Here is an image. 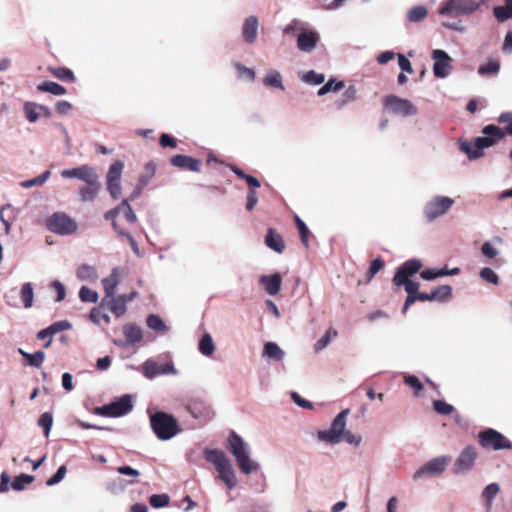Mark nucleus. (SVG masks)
I'll return each mask as SVG.
<instances>
[{
  "label": "nucleus",
  "instance_id": "1",
  "mask_svg": "<svg viewBox=\"0 0 512 512\" xmlns=\"http://www.w3.org/2000/svg\"><path fill=\"white\" fill-rule=\"evenodd\" d=\"M482 134L484 136L475 138L473 142L464 141L460 144V149L470 160L480 158L483 155V149L493 146L506 136L502 128L493 124L486 125L482 129Z\"/></svg>",
  "mask_w": 512,
  "mask_h": 512
},
{
  "label": "nucleus",
  "instance_id": "2",
  "mask_svg": "<svg viewBox=\"0 0 512 512\" xmlns=\"http://www.w3.org/2000/svg\"><path fill=\"white\" fill-rule=\"evenodd\" d=\"M227 449L234 456L236 463L243 474L249 475L259 470V463L250 457L251 448L236 432L232 431L227 439Z\"/></svg>",
  "mask_w": 512,
  "mask_h": 512
},
{
  "label": "nucleus",
  "instance_id": "3",
  "mask_svg": "<svg viewBox=\"0 0 512 512\" xmlns=\"http://www.w3.org/2000/svg\"><path fill=\"white\" fill-rule=\"evenodd\" d=\"M345 427V418H334L329 428L317 431V440L330 445H336L345 441L348 444L359 446L362 441L361 436L353 434L351 431L346 430Z\"/></svg>",
  "mask_w": 512,
  "mask_h": 512
},
{
  "label": "nucleus",
  "instance_id": "4",
  "mask_svg": "<svg viewBox=\"0 0 512 512\" xmlns=\"http://www.w3.org/2000/svg\"><path fill=\"white\" fill-rule=\"evenodd\" d=\"M451 462L449 455L434 457L421 465L413 474L414 481L441 476Z\"/></svg>",
  "mask_w": 512,
  "mask_h": 512
},
{
  "label": "nucleus",
  "instance_id": "5",
  "mask_svg": "<svg viewBox=\"0 0 512 512\" xmlns=\"http://www.w3.org/2000/svg\"><path fill=\"white\" fill-rule=\"evenodd\" d=\"M477 459V448L473 445H467L460 451L453 462V474L456 476H464L469 474L474 469Z\"/></svg>",
  "mask_w": 512,
  "mask_h": 512
},
{
  "label": "nucleus",
  "instance_id": "6",
  "mask_svg": "<svg viewBox=\"0 0 512 512\" xmlns=\"http://www.w3.org/2000/svg\"><path fill=\"white\" fill-rule=\"evenodd\" d=\"M46 227L60 235H71L77 231V223L63 212H56L46 220Z\"/></svg>",
  "mask_w": 512,
  "mask_h": 512
},
{
  "label": "nucleus",
  "instance_id": "7",
  "mask_svg": "<svg viewBox=\"0 0 512 512\" xmlns=\"http://www.w3.org/2000/svg\"><path fill=\"white\" fill-rule=\"evenodd\" d=\"M133 409V399L129 394L116 398L111 403L96 408L95 412L104 416H124Z\"/></svg>",
  "mask_w": 512,
  "mask_h": 512
},
{
  "label": "nucleus",
  "instance_id": "8",
  "mask_svg": "<svg viewBox=\"0 0 512 512\" xmlns=\"http://www.w3.org/2000/svg\"><path fill=\"white\" fill-rule=\"evenodd\" d=\"M479 444L493 450L511 449L512 443L500 432L487 428L478 434Z\"/></svg>",
  "mask_w": 512,
  "mask_h": 512
},
{
  "label": "nucleus",
  "instance_id": "9",
  "mask_svg": "<svg viewBox=\"0 0 512 512\" xmlns=\"http://www.w3.org/2000/svg\"><path fill=\"white\" fill-rule=\"evenodd\" d=\"M150 425L161 440H169L181 431L176 418H150Z\"/></svg>",
  "mask_w": 512,
  "mask_h": 512
},
{
  "label": "nucleus",
  "instance_id": "10",
  "mask_svg": "<svg viewBox=\"0 0 512 512\" xmlns=\"http://www.w3.org/2000/svg\"><path fill=\"white\" fill-rule=\"evenodd\" d=\"M479 3L473 0H448L439 10L441 15L461 16L475 12Z\"/></svg>",
  "mask_w": 512,
  "mask_h": 512
},
{
  "label": "nucleus",
  "instance_id": "11",
  "mask_svg": "<svg viewBox=\"0 0 512 512\" xmlns=\"http://www.w3.org/2000/svg\"><path fill=\"white\" fill-rule=\"evenodd\" d=\"M382 104L389 112L401 116H410L417 114V108L408 99L400 98L396 95H387L383 98Z\"/></svg>",
  "mask_w": 512,
  "mask_h": 512
},
{
  "label": "nucleus",
  "instance_id": "12",
  "mask_svg": "<svg viewBox=\"0 0 512 512\" xmlns=\"http://www.w3.org/2000/svg\"><path fill=\"white\" fill-rule=\"evenodd\" d=\"M453 199L444 196L434 197L424 208V213L429 221L445 214L453 205Z\"/></svg>",
  "mask_w": 512,
  "mask_h": 512
},
{
  "label": "nucleus",
  "instance_id": "13",
  "mask_svg": "<svg viewBox=\"0 0 512 512\" xmlns=\"http://www.w3.org/2000/svg\"><path fill=\"white\" fill-rule=\"evenodd\" d=\"M124 164L122 161H115L109 168L107 174V189L110 195L117 199L121 195L120 179Z\"/></svg>",
  "mask_w": 512,
  "mask_h": 512
},
{
  "label": "nucleus",
  "instance_id": "14",
  "mask_svg": "<svg viewBox=\"0 0 512 512\" xmlns=\"http://www.w3.org/2000/svg\"><path fill=\"white\" fill-rule=\"evenodd\" d=\"M422 262L418 259H410L404 262L396 271L393 282L396 286H402L403 283L410 280L422 268Z\"/></svg>",
  "mask_w": 512,
  "mask_h": 512
},
{
  "label": "nucleus",
  "instance_id": "15",
  "mask_svg": "<svg viewBox=\"0 0 512 512\" xmlns=\"http://www.w3.org/2000/svg\"><path fill=\"white\" fill-rule=\"evenodd\" d=\"M203 454L205 459L215 466L219 476L232 467L231 461L222 450L207 448L204 450Z\"/></svg>",
  "mask_w": 512,
  "mask_h": 512
},
{
  "label": "nucleus",
  "instance_id": "16",
  "mask_svg": "<svg viewBox=\"0 0 512 512\" xmlns=\"http://www.w3.org/2000/svg\"><path fill=\"white\" fill-rule=\"evenodd\" d=\"M432 58L435 60L433 66L434 75L438 78L446 77L449 74V69L451 68L450 56L444 50L436 49L432 52Z\"/></svg>",
  "mask_w": 512,
  "mask_h": 512
},
{
  "label": "nucleus",
  "instance_id": "17",
  "mask_svg": "<svg viewBox=\"0 0 512 512\" xmlns=\"http://www.w3.org/2000/svg\"><path fill=\"white\" fill-rule=\"evenodd\" d=\"M61 176L65 179L76 178L83 182H87L93 178H98L95 169L89 165H82L72 169H65L61 172Z\"/></svg>",
  "mask_w": 512,
  "mask_h": 512
},
{
  "label": "nucleus",
  "instance_id": "18",
  "mask_svg": "<svg viewBox=\"0 0 512 512\" xmlns=\"http://www.w3.org/2000/svg\"><path fill=\"white\" fill-rule=\"evenodd\" d=\"M170 163L172 166L181 170H188L192 172L201 171V161L191 156L177 154L170 158Z\"/></svg>",
  "mask_w": 512,
  "mask_h": 512
},
{
  "label": "nucleus",
  "instance_id": "19",
  "mask_svg": "<svg viewBox=\"0 0 512 512\" xmlns=\"http://www.w3.org/2000/svg\"><path fill=\"white\" fill-rule=\"evenodd\" d=\"M319 39L317 32L304 30L297 37V47L303 52H310L316 47Z\"/></svg>",
  "mask_w": 512,
  "mask_h": 512
},
{
  "label": "nucleus",
  "instance_id": "20",
  "mask_svg": "<svg viewBox=\"0 0 512 512\" xmlns=\"http://www.w3.org/2000/svg\"><path fill=\"white\" fill-rule=\"evenodd\" d=\"M264 241L267 247L279 254L283 253L286 248L282 235L274 228L267 229Z\"/></svg>",
  "mask_w": 512,
  "mask_h": 512
},
{
  "label": "nucleus",
  "instance_id": "21",
  "mask_svg": "<svg viewBox=\"0 0 512 512\" xmlns=\"http://www.w3.org/2000/svg\"><path fill=\"white\" fill-rule=\"evenodd\" d=\"M259 22L256 16H249L242 26V36L246 43L252 44L257 38Z\"/></svg>",
  "mask_w": 512,
  "mask_h": 512
},
{
  "label": "nucleus",
  "instance_id": "22",
  "mask_svg": "<svg viewBox=\"0 0 512 512\" xmlns=\"http://www.w3.org/2000/svg\"><path fill=\"white\" fill-rule=\"evenodd\" d=\"M259 283L264 286L269 295H276L281 289L282 277L279 273L263 275L260 277Z\"/></svg>",
  "mask_w": 512,
  "mask_h": 512
},
{
  "label": "nucleus",
  "instance_id": "23",
  "mask_svg": "<svg viewBox=\"0 0 512 512\" xmlns=\"http://www.w3.org/2000/svg\"><path fill=\"white\" fill-rule=\"evenodd\" d=\"M500 492V485L496 482L488 484L481 492V499L484 503L486 512H490L497 494Z\"/></svg>",
  "mask_w": 512,
  "mask_h": 512
},
{
  "label": "nucleus",
  "instance_id": "24",
  "mask_svg": "<svg viewBox=\"0 0 512 512\" xmlns=\"http://www.w3.org/2000/svg\"><path fill=\"white\" fill-rule=\"evenodd\" d=\"M85 183L86 185L79 190L80 198L84 202L92 201L98 194L100 183L98 178H93Z\"/></svg>",
  "mask_w": 512,
  "mask_h": 512
},
{
  "label": "nucleus",
  "instance_id": "25",
  "mask_svg": "<svg viewBox=\"0 0 512 512\" xmlns=\"http://www.w3.org/2000/svg\"><path fill=\"white\" fill-rule=\"evenodd\" d=\"M405 287V291L407 292V298L404 302L402 313L405 314L409 307L416 302V295L419 293V282H415L412 280H407V282L402 284Z\"/></svg>",
  "mask_w": 512,
  "mask_h": 512
},
{
  "label": "nucleus",
  "instance_id": "26",
  "mask_svg": "<svg viewBox=\"0 0 512 512\" xmlns=\"http://www.w3.org/2000/svg\"><path fill=\"white\" fill-rule=\"evenodd\" d=\"M118 284L119 270L118 268H113L110 275L102 279V285L105 291V299L114 295Z\"/></svg>",
  "mask_w": 512,
  "mask_h": 512
},
{
  "label": "nucleus",
  "instance_id": "27",
  "mask_svg": "<svg viewBox=\"0 0 512 512\" xmlns=\"http://www.w3.org/2000/svg\"><path fill=\"white\" fill-rule=\"evenodd\" d=\"M120 212H121V207L118 206L116 208H113V209L107 211L105 213L104 217L106 220H112V225H113L114 229L116 230V232L121 236H125L128 239V241L130 242L131 246L133 248H136L137 244H136L135 239L132 237V235H130L129 233H126L124 230L120 229L117 222L114 220Z\"/></svg>",
  "mask_w": 512,
  "mask_h": 512
},
{
  "label": "nucleus",
  "instance_id": "28",
  "mask_svg": "<svg viewBox=\"0 0 512 512\" xmlns=\"http://www.w3.org/2000/svg\"><path fill=\"white\" fill-rule=\"evenodd\" d=\"M47 70L51 75H53L55 78H57L63 82L72 83V82H75V80H76L74 73L66 67L48 66Z\"/></svg>",
  "mask_w": 512,
  "mask_h": 512
},
{
  "label": "nucleus",
  "instance_id": "29",
  "mask_svg": "<svg viewBox=\"0 0 512 512\" xmlns=\"http://www.w3.org/2000/svg\"><path fill=\"white\" fill-rule=\"evenodd\" d=\"M460 272L459 268H453L451 270L448 269H426L420 273L421 278L424 280H433L438 277H443L447 275H456Z\"/></svg>",
  "mask_w": 512,
  "mask_h": 512
},
{
  "label": "nucleus",
  "instance_id": "30",
  "mask_svg": "<svg viewBox=\"0 0 512 512\" xmlns=\"http://www.w3.org/2000/svg\"><path fill=\"white\" fill-rule=\"evenodd\" d=\"M37 90L40 92H48L56 96L64 95L67 92L64 86L53 81H45L38 84Z\"/></svg>",
  "mask_w": 512,
  "mask_h": 512
},
{
  "label": "nucleus",
  "instance_id": "31",
  "mask_svg": "<svg viewBox=\"0 0 512 512\" xmlns=\"http://www.w3.org/2000/svg\"><path fill=\"white\" fill-rule=\"evenodd\" d=\"M403 381L405 385L408 386L413 391V395L415 397H421L423 395L424 386L417 376H404Z\"/></svg>",
  "mask_w": 512,
  "mask_h": 512
},
{
  "label": "nucleus",
  "instance_id": "32",
  "mask_svg": "<svg viewBox=\"0 0 512 512\" xmlns=\"http://www.w3.org/2000/svg\"><path fill=\"white\" fill-rule=\"evenodd\" d=\"M357 98V90L354 85H350L344 91L341 99L336 100L334 105L337 109H342L346 104L355 101Z\"/></svg>",
  "mask_w": 512,
  "mask_h": 512
},
{
  "label": "nucleus",
  "instance_id": "33",
  "mask_svg": "<svg viewBox=\"0 0 512 512\" xmlns=\"http://www.w3.org/2000/svg\"><path fill=\"white\" fill-rule=\"evenodd\" d=\"M493 14L499 22H505L512 17V5L509 0H505L504 6L493 8Z\"/></svg>",
  "mask_w": 512,
  "mask_h": 512
},
{
  "label": "nucleus",
  "instance_id": "34",
  "mask_svg": "<svg viewBox=\"0 0 512 512\" xmlns=\"http://www.w3.org/2000/svg\"><path fill=\"white\" fill-rule=\"evenodd\" d=\"M452 295V287L450 285H441L431 291L433 301L446 302Z\"/></svg>",
  "mask_w": 512,
  "mask_h": 512
},
{
  "label": "nucleus",
  "instance_id": "35",
  "mask_svg": "<svg viewBox=\"0 0 512 512\" xmlns=\"http://www.w3.org/2000/svg\"><path fill=\"white\" fill-rule=\"evenodd\" d=\"M108 298H109V301L107 304H108L110 311L116 317H120V316L124 315L126 312L125 300L120 299L119 296L114 297V295L112 297H108Z\"/></svg>",
  "mask_w": 512,
  "mask_h": 512
},
{
  "label": "nucleus",
  "instance_id": "36",
  "mask_svg": "<svg viewBox=\"0 0 512 512\" xmlns=\"http://www.w3.org/2000/svg\"><path fill=\"white\" fill-rule=\"evenodd\" d=\"M264 356H267L270 359L280 361L284 357V352L281 350V348L274 342H267L264 345Z\"/></svg>",
  "mask_w": 512,
  "mask_h": 512
},
{
  "label": "nucleus",
  "instance_id": "37",
  "mask_svg": "<svg viewBox=\"0 0 512 512\" xmlns=\"http://www.w3.org/2000/svg\"><path fill=\"white\" fill-rule=\"evenodd\" d=\"M19 352L26 360V364L33 367H40L45 359V353L42 351H37L34 354H29L27 352H24L22 349H19Z\"/></svg>",
  "mask_w": 512,
  "mask_h": 512
},
{
  "label": "nucleus",
  "instance_id": "38",
  "mask_svg": "<svg viewBox=\"0 0 512 512\" xmlns=\"http://www.w3.org/2000/svg\"><path fill=\"white\" fill-rule=\"evenodd\" d=\"M124 335L128 342H139L142 339V330L135 324H128L124 327Z\"/></svg>",
  "mask_w": 512,
  "mask_h": 512
},
{
  "label": "nucleus",
  "instance_id": "39",
  "mask_svg": "<svg viewBox=\"0 0 512 512\" xmlns=\"http://www.w3.org/2000/svg\"><path fill=\"white\" fill-rule=\"evenodd\" d=\"M343 81H336L335 79H330L326 82L317 92L319 96H323L329 92H338L344 88Z\"/></svg>",
  "mask_w": 512,
  "mask_h": 512
},
{
  "label": "nucleus",
  "instance_id": "40",
  "mask_svg": "<svg viewBox=\"0 0 512 512\" xmlns=\"http://www.w3.org/2000/svg\"><path fill=\"white\" fill-rule=\"evenodd\" d=\"M500 70V63L497 60L490 59L487 63L479 66L478 73L480 75H496Z\"/></svg>",
  "mask_w": 512,
  "mask_h": 512
},
{
  "label": "nucleus",
  "instance_id": "41",
  "mask_svg": "<svg viewBox=\"0 0 512 512\" xmlns=\"http://www.w3.org/2000/svg\"><path fill=\"white\" fill-rule=\"evenodd\" d=\"M199 350L205 356H210L213 354L215 350V345L212 337L209 334H205L202 336L199 342Z\"/></svg>",
  "mask_w": 512,
  "mask_h": 512
},
{
  "label": "nucleus",
  "instance_id": "42",
  "mask_svg": "<svg viewBox=\"0 0 512 512\" xmlns=\"http://www.w3.org/2000/svg\"><path fill=\"white\" fill-rule=\"evenodd\" d=\"M427 14L428 11L424 6H415L408 11L407 18L410 22H419L425 19Z\"/></svg>",
  "mask_w": 512,
  "mask_h": 512
},
{
  "label": "nucleus",
  "instance_id": "43",
  "mask_svg": "<svg viewBox=\"0 0 512 512\" xmlns=\"http://www.w3.org/2000/svg\"><path fill=\"white\" fill-rule=\"evenodd\" d=\"M23 110L29 122L34 123L39 119V104L34 102H26L24 104Z\"/></svg>",
  "mask_w": 512,
  "mask_h": 512
},
{
  "label": "nucleus",
  "instance_id": "44",
  "mask_svg": "<svg viewBox=\"0 0 512 512\" xmlns=\"http://www.w3.org/2000/svg\"><path fill=\"white\" fill-rule=\"evenodd\" d=\"M295 223L297 226V229L299 231L300 239L303 245L308 248L309 247V236L310 231L306 224L296 215L295 216Z\"/></svg>",
  "mask_w": 512,
  "mask_h": 512
},
{
  "label": "nucleus",
  "instance_id": "45",
  "mask_svg": "<svg viewBox=\"0 0 512 512\" xmlns=\"http://www.w3.org/2000/svg\"><path fill=\"white\" fill-rule=\"evenodd\" d=\"M263 82L266 86L279 88L281 90L284 89V86L282 84V77L279 72L268 73L264 77Z\"/></svg>",
  "mask_w": 512,
  "mask_h": 512
},
{
  "label": "nucleus",
  "instance_id": "46",
  "mask_svg": "<svg viewBox=\"0 0 512 512\" xmlns=\"http://www.w3.org/2000/svg\"><path fill=\"white\" fill-rule=\"evenodd\" d=\"M337 331L329 328L326 333L315 343L314 349L316 352L323 350L332 340L337 336Z\"/></svg>",
  "mask_w": 512,
  "mask_h": 512
},
{
  "label": "nucleus",
  "instance_id": "47",
  "mask_svg": "<svg viewBox=\"0 0 512 512\" xmlns=\"http://www.w3.org/2000/svg\"><path fill=\"white\" fill-rule=\"evenodd\" d=\"M21 300L25 308H30L33 304V287L31 283L23 284L21 288Z\"/></svg>",
  "mask_w": 512,
  "mask_h": 512
},
{
  "label": "nucleus",
  "instance_id": "48",
  "mask_svg": "<svg viewBox=\"0 0 512 512\" xmlns=\"http://www.w3.org/2000/svg\"><path fill=\"white\" fill-rule=\"evenodd\" d=\"M147 326L155 331L165 332L167 330V327L163 320L158 316L151 314L147 317Z\"/></svg>",
  "mask_w": 512,
  "mask_h": 512
},
{
  "label": "nucleus",
  "instance_id": "49",
  "mask_svg": "<svg viewBox=\"0 0 512 512\" xmlns=\"http://www.w3.org/2000/svg\"><path fill=\"white\" fill-rule=\"evenodd\" d=\"M433 409L441 415H451L455 412V408L444 400H434Z\"/></svg>",
  "mask_w": 512,
  "mask_h": 512
},
{
  "label": "nucleus",
  "instance_id": "50",
  "mask_svg": "<svg viewBox=\"0 0 512 512\" xmlns=\"http://www.w3.org/2000/svg\"><path fill=\"white\" fill-rule=\"evenodd\" d=\"M34 480V477L28 474H21L13 480L11 486L14 490L21 491L27 484H30Z\"/></svg>",
  "mask_w": 512,
  "mask_h": 512
},
{
  "label": "nucleus",
  "instance_id": "51",
  "mask_svg": "<svg viewBox=\"0 0 512 512\" xmlns=\"http://www.w3.org/2000/svg\"><path fill=\"white\" fill-rule=\"evenodd\" d=\"M76 275L81 280H89L96 277V270L87 264L78 267Z\"/></svg>",
  "mask_w": 512,
  "mask_h": 512
},
{
  "label": "nucleus",
  "instance_id": "52",
  "mask_svg": "<svg viewBox=\"0 0 512 512\" xmlns=\"http://www.w3.org/2000/svg\"><path fill=\"white\" fill-rule=\"evenodd\" d=\"M50 176V171L47 170L45 172H43L41 175L33 178V179H29V180H26V181H23L21 183V186L24 187V188H30V187H33V186H41L43 185L47 179L49 178Z\"/></svg>",
  "mask_w": 512,
  "mask_h": 512
},
{
  "label": "nucleus",
  "instance_id": "53",
  "mask_svg": "<svg viewBox=\"0 0 512 512\" xmlns=\"http://www.w3.org/2000/svg\"><path fill=\"white\" fill-rule=\"evenodd\" d=\"M89 319L95 324H99L101 320L107 324L110 322L109 315L104 313L100 307H94L91 309Z\"/></svg>",
  "mask_w": 512,
  "mask_h": 512
},
{
  "label": "nucleus",
  "instance_id": "54",
  "mask_svg": "<svg viewBox=\"0 0 512 512\" xmlns=\"http://www.w3.org/2000/svg\"><path fill=\"white\" fill-rule=\"evenodd\" d=\"M79 297L83 302L96 303L98 300V293L86 286L81 287Z\"/></svg>",
  "mask_w": 512,
  "mask_h": 512
},
{
  "label": "nucleus",
  "instance_id": "55",
  "mask_svg": "<svg viewBox=\"0 0 512 512\" xmlns=\"http://www.w3.org/2000/svg\"><path fill=\"white\" fill-rule=\"evenodd\" d=\"M143 373L147 378L153 379L159 375V364L151 360L146 361L143 364Z\"/></svg>",
  "mask_w": 512,
  "mask_h": 512
},
{
  "label": "nucleus",
  "instance_id": "56",
  "mask_svg": "<svg viewBox=\"0 0 512 512\" xmlns=\"http://www.w3.org/2000/svg\"><path fill=\"white\" fill-rule=\"evenodd\" d=\"M384 267V261L381 258L373 260L366 272L367 282L371 281L373 277Z\"/></svg>",
  "mask_w": 512,
  "mask_h": 512
},
{
  "label": "nucleus",
  "instance_id": "57",
  "mask_svg": "<svg viewBox=\"0 0 512 512\" xmlns=\"http://www.w3.org/2000/svg\"><path fill=\"white\" fill-rule=\"evenodd\" d=\"M219 477L229 489L234 488L237 484V477L233 466L228 471L222 473Z\"/></svg>",
  "mask_w": 512,
  "mask_h": 512
},
{
  "label": "nucleus",
  "instance_id": "58",
  "mask_svg": "<svg viewBox=\"0 0 512 512\" xmlns=\"http://www.w3.org/2000/svg\"><path fill=\"white\" fill-rule=\"evenodd\" d=\"M302 80L309 84L319 85L325 81V76L311 70L303 75Z\"/></svg>",
  "mask_w": 512,
  "mask_h": 512
},
{
  "label": "nucleus",
  "instance_id": "59",
  "mask_svg": "<svg viewBox=\"0 0 512 512\" xmlns=\"http://www.w3.org/2000/svg\"><path fill=\"white\" fill-rule=\"evenodd\" d=\"M119 207H121V211L123 212L126 220L129 223L134 224L137 221V217H136L135 213L133 212L132 207L128 203L127 199H124L121 202V204L119 205Z\"/></svg>",
  "mask_w": 512,
  "mask_h": 512
},
{
  "label": "nucleus",
  "instance_id": "60",
  "mask_svg": "<svg viewBox=\"0 0 512 512\" xmlns=\"http://www.w3.org/2000/svg\"><path fill=\"white\" fill-rule=\"evenodd\" d=\"M150 504L153 508H162L169 504V496L167 494H154L150 497Z\"/></svg>",
  "mask_w": 512,
  "mask_h": 512
},
{
  "label": "nucleus",
  "instance_id": "61",
  "mask_svg": "<svg viewBox=\"0 0 512 512\" xmlns=\"http://www.w3.org/2000/svg\"><path fill=\"white\" fill-rule=\"evenodd\" d=\"M480 276L483 280L495 285L498 284L499 282L498 275L491 268L488 267H485L480 271Z\"/></svg>",
  "mask_w": 512,
  "mask_h": 512
},
{
  "label": "nucleus",
  "instance_id": "62",
  "mask_svg": "<svg viewBox=\"0 0 512 512\" xmlns=\"http://www.w3.org/2000/svg\"><path fill=\"white\" fill-rule=\"evenodd\" d=\"M66 472H67L66 466H64V465L60 466L57 469L56 473L47 480L46 484L48 486H53V485L60 483L63 480V478L65 477Z\"/></svg>",
  "mask_w": 512,
  "mask_h": 512
},
{
  "label": "nucleus",
  "instance_id": "63",
  "mask_svg": "<svg viewBox=\"0 0 512 512\" xmlns=\"http://www.w3.org/2000/svg\"><path fill=\"white\" fill-rule=\"evenodd\" d=\"M72 328V325L67 320L57 321L49 326V330H51V333L54 335L58 332L69 330Z\"/></svg>",
  "mask_w": 512,
  "mask_h": 512
},
{
  "label": "nucleus",
  "instance_id": "64",
  "mask_svg": "<svg viewBox=\"0 0 512 512\" xmlns=\"http://www.w3.org/2000/svg\"><path fill=\"white\" fill-rule=\"evenodd\" d=\"M159 143L163 148L170 147L175 149L177 147V140L167 133L160 135Z\"/></svg>",
  "mask_w": 512,
  "mask_h": 512
}]
</instances>
